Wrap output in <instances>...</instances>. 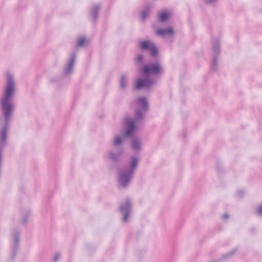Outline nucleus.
Returning a JSON list of instances; mask_svg holds the SVG:
<instances>
[{"label": "nucleus", "mask_w": 262, "mask_h": 262, "mask_svg": "<svg viewBox=\"0 0 262 262\" xmlns=\"http://www.w3.org/2000/svg\"><path fill=\"white\" fill-rule=\"evenodd\" d=\"M15 91L13 77L10 73L7 74V83L4 96L2 97L1 105L6 119L7 120L12 113V105L11 101Z\"/></svg>", "instance_id": "obj_1"}, {"label": "nucleus", "mask_w": 262, "mask_h": 262, "mask_svg": "<svg viewBox=\"0 0 262 262\" xmlns=\"http://www.w3.org/2000/svg\"><path fill=\"white\" fill-rule=\"evenodd\" d=\"M138 162V160L136 158H132L131 164L132 169L127 172L121 171L119 173L118 181L119 184L121 187H124L128 184L133 170L137 166Z\"/></svg>", "instance_id": "obj_2"}, {"label": "nucleus", "mask_w": 262, "mask_h": 262, "mask_svg": "<svg viewBox=\"0 0 262 262\" xmlns=\"http://www.w3.org/2000/svg\"><path fill=\"white\" fill-rule=\"evenodd\" d=\"M162 71V68L160 63L156 62L149 66L145 65L144 67L143 72L145 74H160Z\"/></svg>", "instance_id": "obj_3"}, {"label": "nucleus", "mask_w": 262, "mask_h": 262, "mask_svg": "<svg viewBox=\"0 0 262 262\" xmlns=\"http://www.w3.org/2000/svg\"><path fill=\"white\" fill-rule=\"evenodd\" d=\"M142 48L150 50L152 56H155L158 53V51L155 45L149 41H143L140 43Z\"/></svg>", "instance_id": "obj_4"}, {"label": "nucleus", "mask_w": 262, "mask_h": 262, "mask_svg": "<svg viewBox=\"0 0 262 262\" xmlns=\"http://www.w3.org/2000/svg\"><path fill=\"white\" fill-rule=\"evenodd\" d=\"M125 124L127 127L125 132V136L128 137L132 134L135 128V126L134 125V121L129 119L125 120Z\"/></svg>", "instance_id": "obj_5"}, {"label": "nucleus", "mask_w": 262, "mask_h": 262, "mask_svg": "<svg viewBox=\"0 0 262 262\" xmlns=\"http://www.w3.org/2000/svg\"><path fill=\"white\" fill-rule=\"evenodd\" d=\"M130 203L128 201H126L124 205L121 206V210L124 214L123 220L126 221L127 220V214L129 212Z\"/></svg>", "instance_id": "obj_6"}, {"label": "nucleus", "mask_w": 262, "mask_h": 262, "mask_svg": "<svg viewBox=\"0 0 262 262\" xmlns=\"http://www.w3.org/2000/svg\"><path fill=\"white\" fill-rule=\"evenodd\" d=\"M157 34L163 36L166 35L172 36L174 34V31L172 28H169L166 29H159L157 31Z\"/></svg>", "instance_id": "obj_7"}, {"label": "nucleus", "mask_w": 262, "mask_h": 262, "mask_svg": "<svg viewBox=\"0 0 262 262\" xmlns=\"http://www.w3.org/2000/svg\"><path fill=\"white\" fill-rule=\"evenodd\" d=\"M151 82H149L147 80H143L141 79H139L137 80L136 84V88L137 89H141L144 87L149 86L151 84Z\"/></svg>", "instance_id": "obj_8"}, {"label": "nucleus", "mask_w": 262, "mask_h": 262, "mask_svg": "<svg viewBox=\"0 0 262 262\" xmlns=\"http://www.w3.org/2000/svg\"><path fill=\"white\" fill-rule=\"evenodd\" d=\"M139 106H140L142 111H144L147 107V102L145 98H141L138 100Z\"/></svg>", "instance_id": "obj_9"}, {"label": "nucleus", "mask_w": 262, "mask_h": 262, "mask_svg": "<svg viewBox=\"0 0 262 262\" xmlns=\"http://www.w3.org/2000/svg\"><path fill=\"white\" fill-rule=\"evenodd\" d=\"M75 56L74 55L72 57V58L71 59L70 63H69L67 68L66 69V73L67 74H69L71 72V71L73 69V67L75 62Z\"/></svg>", "instance_id": "obj_10"}, {"label": "nucleus", "mask_w": 262, "mask_h": 262, "mask_svg": "<svg viewBox=\"0 0 262 262\" xmlns=\"http://www.w3.org/2000/svg\"><path fill=\"white\" fill-rule=\"evenodd\" d=\"M159 15L160 20L164 22L168 19L169 14L166 11H164L160 13Z\"/></svg>", "instance_id": "obj_11"}, {"label": "nucleus", "mask_w": 262, "mask_h": 262, "mask_svg": "<svg viewBox=\"0 0 262 262\" xmlns=\"http://www.w3.org/2000/svg\"><path fill=\"white\" fill-rule=\"evenodd\" d=\"M120 83H121V87L122 89H124L125 88L126 83V78L124 76H122L121 77Z\"/></svg>", "instance_id": "obj_12"}, {"label": "nucleus", "mask_w": 262, "mask_h": 262, "mask_svg": "<svg viewBox=\"0 0 262 262\" xmlns=\"http://www.w3.org/2000/svg\"><path fill=\"white\" fill-rule=\"evenodd\" d=\"M85 42V38L84 37H81L78 40L77 45L79 46H83Z\"/></svg>", "instance_id": "obj_13"}, {"label": "nucleus", "mask_w": 262, "mask_h": 262, "mask_svg": "<svg viewBox=\"0 0 262 262\" xmlns=\"http://www.w3.org/2000/svg\"><path fill=\"white\" fill-rule=\"evenodd\" d=\"M140 143L137 141H134L133 143V147L135 150H138L140 148Z\"/></svg>", "instance_id": "obj_14"}, {"label": "nucleus", "mask_w": 262, "mask_h": 262, "mask_svg": "<svg viewBox=\"0 0 262 262\" xmlns=\"http://www.w3.org/2000/svg\"><path fill=\"white\" fill-rule=\"evenodd\" d=\"M122 143L121 138L120 137H116L114 141L115 145H118L121 144Z\"/></svg>", "instance_id": "obj_15"}, {"label": "nucleus", "mask_w": 262, "mask_h": 262, "mask_svg": "<svg viewBox=\"0 0 262 262\" xmlns=\"http://www.w3.org/2000/svg\"><path fill=\"white\" fill-rule=\"evenodd\" d=\"M234 252H235L234 251H231V252H229L228 253L224 255L223 256V258H227L228 257L231 256L232 255H233L234 254Z\"/></svg>", "instance_id": "obj_16"}, {"label": "nucleus", "mask_w": 262, "mask_h": 262, "mask_svg": "<svg viewBox=\"0 0 262 262\" xmlns=\"http://www.w3.org/2000/svg\"><path fill=\"white\" fill-rule=\"evenodd\" d=\"M148 13L146 12H143L142 14V17L143 19H144L146 16L148 15Z\"/></svg>", "instance_id": "obj_17"}, {"label": "nucleus", "mask_w": 262, "mask_h": 262, "mask_svg": "<svg viewBox=\"0 0 262 262\" xmlns=\"http://www.w3.org/2000/svg\"><path fill=\"white\" fill-rule=\"evenodd\" d=\"M141 116V113L140 111H138L136 113V117L137 118H139Z\"/></svg>", "instance_id": "obj_18"}, {"label": "nucleus", "mask_w": 262, "mask_h": 262, "mask_svg": "<svg viewBox=\"0 0 262 262\" xmlns=\"http://www.w3.org/2000/svg\"><path fill=\"white\" fill-rule=\"evenodd\" d=\"M258 213L259 214L262 215V205L258 208Z\"/></svg>", "instance_id": "obj_19"}, {"label": "nucleus", "mask_w": 262, "mask_h": 262, "mask_svg": "<svg viewBox=\"0 0 262 262\" xmlns=\"http://www.w3.org/2000/svg\"><path fill=\"white\" fill-rule=\"evenodd\" d=\"M143 59V57L142 56V55H139L138 58H137V60L138 61H140L141 60H142Z\"/></svg>", "instance_id": "obj_20"}, {"label": "nucleus", "mask_w": 262, "mask_h": 262, "mask_svg": "<svg viewBox=\"0 0 262 262\" xmlns=\"http://www.w3.org/2000/svg\"><path fill=\"white\" fill-rule=\"evenodd\" d=\"M60 256V255L59 254H56L55 256L54 260L56 261L57 260L58 257Z\"/></svg>", "instance_id": "obj_21"}, {"label": "nucleus", "mask_w": 262, "mask_h": 262, "mask_svg": "<svg viewBox=\"0 0 262 262\" xmlns=\"http://www.w3.org/2000/svg\"><path fill=\"white\" fill-rule=\"evenodd\" d=\"M215 0H207V2L208 3H213V2H214Z\"/></svg>", "instance_id": "obj_22"}, {"label": "nucleus", "mask_w": 262, "mask_h": 262, "mask_svg": "<svg viewBox=\"0 0 262 262\" xmlns=\"http://www.w3.org/2000/svg\"><path fill=\"white\" fill-rule=\"evenodd\" d=\"M228 215H227V214H224V219H227V218H228Z\"/></svg>", "instance_id": "obj_23"}, {"label": "nucleus", "mask_w": 262, "mask_h": 262, "mask_svg": "<svg viewBox=\"0 0 262 262\" xmlns=\"http://www.w3.org/2000/svg\"><path fill=\"white\" fill-rule=\"evenodd\" d=\"M111 155H112V154H111ZM111 158H112V159H114V157H113L112 156H111Z\"/></svg>", "instance_id": "obj_24"}]
</instances>
